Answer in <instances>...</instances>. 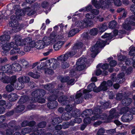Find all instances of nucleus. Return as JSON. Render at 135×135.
Returning <instances> with one entry per match:
<instances>
[{"mask_svg":"<svg viewBox=\"0 0 135 135\" xmlns=\"http://www.w3.org/2000/svg\"><path fill=\"white\" fill-rule=\"evenodd\" d=\"M96 116V115L93 116L91 117V118H90L89 117H88L85 118L83 120V121L85 124H89L91 120H94L96 119H105L107 118L106 114H105L104 117H99Z\"/></svg>","mask_w":135,"mask_h":135,"instance_id":"nucleus-8","label":"nucleus"},{"mask_svg":"<svg viewBox=\"0 0 135 135\" xmlns=\"http://www.w3.org/2000/svg\"><path fill=\"white\" fill-rule=\"evenodd\" d=\"M30 135H52L50 133H45L44 130L41 129H38L37 131H35L34 133H33Z\"/></svg>","mask_w":135,"mask_h":135,"instance_id":"nucleus-21","label":"nucleus"},{"mask_svg":"<svg viewBox=\"0 0 135 135\" xmlns=\"http://www.w3.org/2000/svg\"><path fill=\"white\" fill-rule=\"evenodd\" d=\"M48 107L51 109H54L56 108L57 105V102L56 101L53 102H50L47 104Z\"/></svg>","mask_w":135,"mask_h":135,"instance_id":"nucleus-33","label":"nucleus"},{"mask_svg":"<svg viewBox=\"0 0 135 135\" xmlns=\"http://www.w3.org/2000/svg\"><path fill=\"white\" fill-rule=\"evenodd\" d=\"M47 64H49L50 68H47L45 69V72L46 73L51 74L53 73V69H54L58 67L59 65V63L55 59H51L46 61Z\"/></svg>","mask_w":135,"mask_h":135,"instance_id":"nucleus-2","label":"nucleus"},{"mask_svg":"<svg viewBox=\"0 0 135 135\" xmlns=\"http://www.w3.org/2000/svg\"><path fill=\"white\" fill-rule=\"evenodd\" d=\"M12 69V66L9 64L6 65L2 68V70L5 73H7L11 72Z\"/></svg>","mask_w":135,"mask_h":135,"instance_id":"nucleus-30","label":"nucleus"},{"mask_svg":"<svg viewBox=\"0 0 135 135\" xmlns=\"http://www.w3.org/2000/svg\"><path fill=\"white\" fill-rule=\"evenodd\" d=\"M18 80L24 84V83H27L29 82L30 79L28 76H23L19 78Z\"/></svg>","mask_w":135,"mask_h":135,"instance_id":"nucleus-26","label":"nucleus"},{"mask_svg":"<svg viewBox=\"0 0 135 135\" xmlns=\"http://www.w3.org/2000/svg\"><path fill=\"white\" fill-rule=\"evenodd\" d=\"M83 45V43L81 42H79L78 43L76 44L73 47V49L71 51H73V52H74V51L76 52V50L78 49H80L82 47Z\"/></svg>","mask_w":135,"mask_h":135,"instance_id":"nucleus-38","label":"nucleus"},{"mask_svg":"<svg viewBox=\"0 0 135 135\" xmlns=\"http://www.w3.org/2000/svg\"><path fill=\"white\" fill-rule=\"evenodd\" d=\"M59 92L58 89H56L55 90H54V91L52 92V93L54 94L50 96L49 98H48V100L50 102H53L54 101H55L57 98V96L56 95Z\"/></svg>","mask_w":135,"mask_h":135,"instance_id":"nucleus-22","label":"nucleus"},{"mask_svg":"<svg viewBox=\"0 0 135 135\" xmlns=\"http://www.w3.org/2000/svg\"><path fill=\"white\" fill-rule=\"evenodd\" d=\"M14 88L17 90L21 89L24 86L23 83L18 80L16 83H14Z\"/></svg>","mask_w":135,"mask_h":135,"instance_id":"nucleus-28","label":"nucleus"},{"mask_svg":"<svg viewBox=\"0 0 135 135\" xmlns=\"http://www.w3.org/2000/svg\"><path fill=\"white\" fill-rule=\"evenodd\" d=\"M98 32V30L97 28H94L90 30L89 33L91 35L94 36L97 35Z\"/></svg>","mask_w":135,"mask_h":135,"instance_id":"nucleus-57","label":"nucleus"},{"mask_svg":"<svg viewBox=\"0 0 135 135\" xmlns=\"http://www.w3.org/2000/svg\"><path fill=\"white\" fill-rule=\"evenodd\" d=\"M132 102V100L131 98H127L122 100V103L124 105L128 106Z\"/></svg>","mask_w":135,"mask_h":135,"instance_id":"nucleus-35","label":"nucleus"},{"mask_svg":"<svg viewBox=\"0 0 135 135\" xmlns=\"http://www.w3.org/2000/svg\"><path fill=\"white\" fill-rule=\"evenodd\" d=\"M10 54L11 55L18 54L21 55H23L25 54V53L23 51H21L20 48L17 47H14L13 49L11 51Z\"/></svg>","mask_w":135,"mask_h":135,"instance_id":"nucleus-19","label":"nucleus"},{"mask_svg":"<svg viewBox=\"0 0 135 135\" xmlns=\"http://www.w3.org/2000/svg\"><path fill=\"white\" fill-rule=\"evenodd\" d=\"M102 37L104 38H107L108 40L111 39L113 37L112 33H105L102 36Z\"/></svg>","mask_w":135,"mask_h":135,"instance_id":"nucleus-51","label":"nucleus"},{"mask_svg":"<svg viewBox=\"0 0 135 135\" xmlns=\"http://www.w3.org/2000/svg\"><path fill=\"white\" fill-rule=\"evenodd\" d=\"M13 39L15 42V45L17 46H23L25 42H24L20 37L18 35H15L13 37Z\"/></svg>","mask_w":135,"mask_h":135,"instance_id":"nucleus-14","label":"nucleus"},{"mask_svg":"<svg viewBox=\"0 0 135 135\" xmlns=\"http://www.w3.org/2000/svg\"><path fill=\"white\" fill-rule=\"evenodd\" d=\"M11 20L9 23V25L10 27H16V28H20L18 27L19 23L17 21V17L15 16H11Z\"/></svg>","mask_w":135,"mask_h":135,"instance_id":"nucleus-10","label":"nucleus"},{"mask_svg":"<svg viewBox=\"0 0 135 135\" xmlns=\"http://www.w3.org/2000/svg\"><path fill=\"white\" fill-rule=\"evenodd\" d=\"M64 42L59 41L55 43L54 45L53 48L56 51L58 50L62 45L64 44Z\"/></svg>","mask_w":135,"mask_h":135,"instance_id":"nucleus-27","label":"nucleus"},{"mask_svg":"<svg viewBox=\"0 0 135 135\" xmlns=\"http://www.w3.org/2000/svg\"><path fill=\"white\" fill-rule=\"evenodd\" d=\"M24 11H25V13L28 16L32 15L35 13V11L32 10V9L30 8L29 7L24 8Z\"/></svg>","mask_w":135,"mask_h":135,"instance_id":"nucleus-31","label":"nucleus"},{"mask_svg":"<svg viewBox=\"0 0 135 135\" xmlns=\"http://www.w3.org/2000/svg\"><path fill=\"white\" fill-rule=\"evenodd\" d=\"M54 87V85L52 84H46L44 86V88L49 91L52 90Z\"/></svg>","mask_w":135,"mask_h":135,"instance_id":"nucleus-47","label":"nucleus"},{"mask_svg":"<svg viewBox=\"0 0 135 135\" xmlns=\"http://www.w3.org/2000/svg\"><path fill=\"white\" fill-rule=\"evenodd\" d=\"M35 47L38 49H41L44 48L45 46V44H44L42 41H39L35 42Z\"/></svg>","mask_w":135,"mask_h":135,"instance_id":"nucleus-24","label":"nucleus"},{"mask_svg":"<svg viewBox=\"0 0 135 135\" xmlns=\"http://www.w3.org/2000/svg\"><path fill=\"white\" fill-rule=\"evenodd\" d=\"M95 86L94 83H91L88 86V90L85 89L84 90L83 92L86 93L91 91V90H94L95 88Z\"/></svg>","mask_w":135,"mask_h":135,"instance_id":"nucleus-32","label":"nucleus"},{"mask_svg":"<svg viewBox=\"0 0 135 135\" xmlns=\"http://www.w3.org/2000/svg\"><path fill=\"white\" fill-rule=\"evenodd\" d=\"M111 107L110 106V105L109 103L108 102L105 103L103 104V105L102 106H100L98 108V109H99L100 114V113L101 112V111L100 110V109H105L108 108H110Z\"/></svg>","mask_w":135,"mask_h":135,"instance_id":"nucleus-42","label":"nucleus"},{"mask_svg":"<svg viewBox=\"0 0 135 135\" xmlns=\"http://www.w3.org/2000/svg\"><path fill=\"white\" fill-rule=\"evenodd\" d=\"M135 53V47L133 46H131L130 47V51L129 54L131 56L133 55Z\"/></svg>","mask_w":135,"mask_h":135,"instance_id":"nucleus-60","label":"nucleus"},{"mask_svg":"<svg viewBox=\"0 0 135 135\" xmlns=\"http://www.w3.org/2000/svg\"><path fill=\"white\" fill-rule=\"evenodd\" d=\"M95 16L92 14L88 13L86 15V17L87 18V20H91L93 21V19L95 18Z\"/></svg>","mask_w":135,"mask_h":135,"instance_id":"nucleus-52","label":"nucleus"},{"mask_svg":"<svg viewBox=\"0 0 135 135\" xmlns=\"http://www.w3.org/2000/svg\"><path fill=\"white\" fill-rule=\"evenodd\" d=\"M35 123V122L34 121L28 122L27 121H25L22 122L21 125L23 127H25L27 126L31 127L33 126Z\"/></svg>","mask_w":135,"mask_h":135,"instance_id":"nucleus-36","label":"nucleus"},{"mask_svg":"<svg viewBox=\"0 0 135 135\" xmlns=\"http://www.w3.org/2000/svg\"><path fill=\"white\" fill-rule=\"evenodd\" d=\"M107 27L105 24H101L99 25L98 28L99 29V31L100 32H104L107 29Z\"/></svg>","mask_w":135,"mask_h":135,"instance_id":"nucleus-46","label":"nucleus"},{"mask_svg":"<svg viewBox=\"0 0 135 135\" xmlns=\"http://www.w3.org/2000/svg\"><path fill=\"white\" fill-rule=\"evenodd\" d=\"M70 66V64L68 61H64L62 62L61 67L62 68L65 69L68 68Z\"/></svg>","mask_w":135,"mask_h":135,"instance_id":"nucleus-50","label":"nucleus"},{"mask_svg":"<svg viewBox=\"0 0 135 135\" xmlns=\"http://www.w3.org/2000/svg\"><path fill=\"white\" fill-rule=\"evenodd\" d=\"M15 45L13 42H11L9 43H8V44H4L1 45V47L4 50L2 53V55H3V53H4L6 51L9 50L11 48L13 47V48L14 47H16L14 46Z\"/></svg>","mask_w":135,"mask_h":135,"instance_id":"nucleus-12","label":"nucleus"},{"mask_svg":"<svg viewBox=\"0 0 135 135\" xmlns=\"http://www.w3.org/2000/svg\"><path fill=\"white\" fill-rule=\"evenodd\" d=\"M105 130L104 128H101L98 130L97 134L98 135H102L103 133L105 132Z\"/></svg>","mask_w":135,"mask_h":135,"instance_id":"nucleus-61","label":"nucleus"},{"mask_svg":"<svg viewBox=\"0 0 135 135\" xmlns=\"http://www.w3.org/2000/svg\"><path fill=\"white\" fill-rule=\"evenodd\" d=\"M106 41L100 40L98 41L95 44L91 49V51L92 53L91 54L92 57H95L98 53V50L100 48L103 47L105 45Z\"/></svg>","mask_w":135,"mask_h":135,"instance_id":"nucleus-3","label":"nucleus"},{"mask_svg":"<svg viewBox=\"0 0 135 135\" xmlns=\"http://www.w3.org/2000/svg\"><path fill=\"white\" fill-rule=\"evenodd\" d=\"M62 119L59 117H56L54 118L52 120V124L54 125L61 122Z\"/></svg>","mask_w":135,"mask_h":135,"instance_id":"nucleus-49","label":"nucleus"},{"mask_svg":"<svg viewBox=\"0 0 135 135\" xmlns=\"http://www.w3.org/2000/svg\"><path fill=\"white\" fill-rule=\"evenodd\" d=\"M42 97H40L34 98V99L36 101H37L39 103H42L45 102V99L42 98Z\"/></svg>","mask_w":135,"mask_h":135,"instance_id":"nucleus-55","label":"nucleus"},{"mask_svg":"<svg viewBox=\"0 0 135 135\" xmlns=\"http://www.w3.org/2000/svg\"><path fill=\"white\" fill-rule=\"evenodd\" d=\"M49 38L51 43L52 44L54 43L58 40L56 36V34L54 32H52L50 34Z\"/></svg>","mask_w":135,"mask_h":135,"instance_id":"nucleus-29","label":"nucleus"},{"mask_svg":"<svg viewBox=\"0 0 135 135\" xmlns=\"http://www.w3.org/2000/svg\"><path fill=\"white\" fill-rule=\"evenodd\" d=\"M12 68L13 70L16 71L21 70V68L20 65L18 63L14 62L12 64Z\"/></svg>","mask_w":135,"mask_h":135,"instance_id":"nucleus-23","label":"nucleus"},{"mask_svg":"<svg viewBox=\"0 0 135 135\" xmlns=\"http://www.w3.org/2000/svg\"><path fill=\"white\" fill-rule=\"evenodd\" d=\"M117 23L114 21H113L110 22L109 23V27L111 28H114L117 25Z\"/></svg>","mask_w":135,"mask_h":135,"instance_id":"nucleus-59","label":"nucleus"},{"mask_svg":"<svg viewBox=\"0 0 135 135\" xmlns=\"http://www.w3.org/2000/svg\"><path fill=\"white\" fill-rule=\"evenodd\" d=\"M45 93V91L43 89H38L32 93V96L34 98L38 97H43Z\"/></svg>","mask_w":135,"mask_h":135,"instance_id":"nucleus-13","label":"nucleus"},{"mask_svg":"<svg viewBox=\"0 0 135 135\" xmlns=\"http://www.w3.org/2000/svg\"><path fill=\"white\" fill-rule=\"evenodd\" d=\"M13 129L12 128L7 129L6 131V134L7 135H11L14 132Z\"/></svg>","mask_w":135,"mask_h":135,"instance_id":"nucleus-64","label":"nucleus"},{"mask_svg":"<svg viewBox=\"0 0 135 135\" xmlns=\"http://www.w3.org/2000/svg\"><path fill=\"white\" fill-rule=\"evenodd\" d=\"M14 85L12 83L8 84L6 87V90L9 92L14 90Z\"/></svg>","mask_w":135,"mask_h":135,"instance_id":"nucleus-45","label":"nucleus"},{"mask_svg":"<svg viewBox=\"0 0 135 135\" xmlns=\"http://www.w3.org/2000/svg\"><path fill=\"white\" fill-rule=\"evenodd\" d=\"M25 14V11L23 10L18 9L17 10L16 12V14L17 16H23Z\"/></svg>","mask_w":135,"mask_h":135,"instance_id":"nucleus-48","label":"nucleus"},{"mask_svg":"<svg viewBox=\"0 0 135 135\" xmlns=\"http://www.w3.org/2000/svg\"><path fill=\"white\" fill-rule=\"evenodd\" d=\"M37 127L36 126L24 128L22 129L21 133L24 135L29 133L31 131L33 132V133H34L35 131H37Z\"/></svg>","mask_w":135,"mask_h":135,"instance_id":"nucleus-15","label":"nucleus"},{"mask_svg":"<svg viewBox=\"0 0 135 135\" xmlns=\"http://www.w3.org/2000/svg\"><path fill=\"white\" fill-rule=\"evenodd\" d=\"M25 108L24 106L22 104H19L15 109V111L17 113H20L23 111Z\"/></svg>","mask_w":135,"mask_h":135,"instance_id":"nucleus-37","label":"nucleus"},{"mask_svg":"<svg viewBox=\"0 0 135 135\" xmlns=\"http://www.w3.org/2000/svg\"><path fill=\"white\" fill-rule=\"evenodd\" d=\"M28 100V97L26 96H22L18 102V104H22L26 102Z\"/></svg>","mask_w":135,"mask_h":135,"instance_id":"nucleus-40","label":"nucleus"},{"mask_svg":"<svg viewBox=\"0 0 135 135\" xmlns=\"http://www.w3.org/2000/svg\"><path fill=\"white\" fill-rule=\"evenodd\" d=\"M42 41L45 46H47L51 43L49 37L45 36L42 39Z\"/></svg>","mask_w":135,"mask_h":135,"instance_id":"nucleus-39","label":"nucleus"},{"mask_svg":"<svg viewBox=\"0 0 135 135\" xmlns=\"http://www.w3.org/2000/svg\"><path fill=\"white\" fill-rule=\"evenodd\" d=\"M46 125V122H42L38 124V127L40 128H43L45 127Z\"/></svg>","mask_w":135,"mask_h":135,"instance_id":"nucleus-63","label":"nucleus"},{"mask_svg":"<svg viewBox=\"0 0 135 135\" xmlns=\"http://www.w3.org/2000/svg\"><path fill=\"white\" fill-rule=\"evenodd\" d=\"M124 76V73H122L120 74L118 76V77L115 80L116 82L119 83H122L123 81V78Z\"/></svg>","mask_w":135,"mask_h":135,"instance_id":"nucleus-41","label":"nucleus"},{"mask_svg":"<svg viewBox=\"0 0 135 135\" xmlns=\"http://www.w3.org/2000/svg\"><path fill=\"white\" fill-rule=\"evenodd\" d=\"M115 78L112 76L111 80H108L107 82L105 81H103L98 88L99 89V91L107 90L109 87L112 85L113 83L115 81Z\"/></svg>","mask_w":135,"mask_h":135,"instance_id":"nucleus-5","label":"nucleus"},{"mask_svg":"<svg viewBox=\"0 0 135 135\" xmlns=\"http://www.w3.org/2000/svg\"><path fill=\"white\" fill-rule=\"evenodd\" d=\"M11 37L9 34L7 32L5 33L4 35H2L0 36V40L1 42L0 43V46L2 45V42H5L6 41H9Z\"/></svg>","mask_w":135,"mask_h":135,"instance_id":"nucleus-18","label":"nucleus"},{"mask_svg":"<svg viewBox=\"0 0 135 135\" xmlns=\"http://www.w3.org/2000/svg\"><path fill=\"white\" fill-rule=\"evenodd\" d=\"M35 41H34L25 42L23 44L24 45V50L26 52L29 51L32 48L35 47Z\"/></svg>","mask_w":135,"mask_h":135,"instance_id":"nucleus-9","label":"nucleus"},{"mask_svg":"<svg viewBox=\"0 0 135 135\" xmlns=\"http://www.w3.org/2000/svg\"><path fill=\"white\" fill-rule=\"evenodd\" d=\"M82 95L81 93H77L75 95V98L74 96L71 95L69 99L65 96H63L59 97L58 98V100L59 102L63 103L64 104L69 103V102H71L73 101H74L75 103L78 104L81 102L82 99L81 97Z\"/></svg>","mask_w":135,"mask_h":135,"instance_id":"nucleus-1","label":"nucleus"},{"mask_svg":"<svg viewBox=\"0 0 135 135\" xmlns=\"http://www.w3.org/2000/svg\"><path fill=\"white\" fill-rule=\"evenodd\" d=\"M81 28L90 27L93 25V21L91 20H85L81 21Z\"/></svg>","mask_w":135,"mask_h":135,"instance_id":"nucleus-17","label":"nucleus"},{"mask_svg":"<svg viewBox=\"0 0 135 135\" xmlns=\"http://www.w3.org/2000/svg\"><path fill=\"white\" fill-rule=\"evenodd\" d=\"M133 118L132 115L129 113L123 115L122 117V120L123 122H127L130 121Z\"/></svg>","mask_w":135,"mask_h":135,"instance_id":"nucleus-20","label":"nucleus"},{"mask_svg":"<svg viewBox=\"0 0 135 135\" xmlns=\"http://www.w3.org/2000/svg\"><path fill=\"white\" fill-rule=\"evenodd\" d=\"M76 54V52L74 51L73 52V51L67 52L65 54L62 55L57 57V59H56L57 61H60L62 62L66 61L69 58L71 57L74 55Z\"/></svg>","mask_w":135,"mask_h":135,"instance_id":"nucleus-7","label":"nucleus"},{"mask_svg":"<svg viewBox=\"0 0 135 135\" xmlns=\"http://www.w3.org/2000/svg\"><path fill=\"white\" fill-rule=\"evenodd\" d=\"M92 2L93 4L97 8H104L106 7L105 3V4H104V0H99V2H97V0H92Z\"/></svg>","mask_w":135,"mask_h":135,"instance_id":"nucleus-11","label":"nucleus"},{"mask_svg":"<svg viewBox=\"0 0 135 135\" xmlns=\"http://www.w3.org/2000/svg\"><path fill=\"white\" fill-rule=\"evenodd\" d=\"M40 5L39 3H35L32 6V8L35 11H37L40 8Z\"/></svg>","mask_w":135,"mask_h":135,"instance_id":"nucleus-54","label":"nucleus"},{"mask_svg":"<svg viewBox=\"0 0 135 135\" xmlns=\"http://www.w3.org/2000/svg\"><path fill=\"white\" fill-rule=\"evenodd\" d=\"M118 115V113L116 112L115 109H111L110 112V114L107 118V122H110L114 117H117Z\"/></svg>","mask_w":135,"mask_h":135,"instance_id":"nucleus-16","label":"nucleus"},{"mask_svg":"<svg viewBox=\"0 0 135 135\" xmlns=\"http://www.w3.org/2000/svg\"><path fill=\"white\" fill-rule=\"evenodd\" d=\"M56 37L58 39H61L63 38L65 36V34L63 32L62 30L60 31L56 34Z\"/></svg>","mask_w":135,"mask_h":135,"instance_id":"nucleus-43","label":"nucleus"},{"mask_svg":"<svg viewBox=\"0 0 135 135\" xmlns=\"http://www.w3.org/2000/svg\"><path fill=\"white\" fill-rule=\"evenodd\" d=\"M135 16H132L126 20L125 23L123 25V28L127 30H130L131 28V27L129 25L130 24L133 26L135 25Z\"/></svg>","mask_w":135,"mask_h":135,"instance_id":"nucleus-6","label":"nucleus"},{"mask_svg":"<svg viewBox=\"0 0 135 135\" xmlns=\"http://www.w3.org/2000/svg\"><path fill=\"white\" fill-rule=\"evenodd\" d=\"M75 29H73L71 30L68 33V36L69 37H70L74 36L77 33V31Z\"/></svg>","mask_w":135,"mask_h":135,"instance_id":"nucleus-56","label":"nucleus"},{"mask_svg":"<svg viewBox=\"0 0 135 135\" xmlns=\"http://www.w3.org/2000/svg\"><path fill=\"white\" fill-rule=\"evenodd\" d=\"M128 110V108L127 107H125L122 108L120 110L119 113L122 114L123 113L127 112Z\"/></svg>","mask_w":135,"mask_h":135,"instance_id":"nucleus-62","label":"nucleus"},{"mask_svg":"<svg viewBox=\"0 0 135 135\" xmlns=\"http://www.w3.org/2000/svg\"><path fill=\"white\" fill-rule=\"evenodd\" d=\"M20 62L25 68H26L28 66V63L25 59H21L20 60Z\"/></svg>","mask_w":135,"mask_h":135,"instance_id":"nucleus-53","label":"nucleus"},{"mask_svg":"<svg viewBox=\"0 0 135 135\" xmlns=\"http://www.w3.org/2000/svg\"><path fill=\"white\" fill-rule=\"evenodd\" d=\"M77 66L76 67V69L77 70L79 71L85 69L86 67L85 65H83L81 64L77 65Z\"/></svg>","mask_w":135,"mask_h":135,"instance_id":"nucleus-58","label":"nucleus"},{"mask_svg":"<svg viewBox=\"0 0 135 135\" xmlns=\"http://www.w3.org/2000/svg\"><path fill=\"white\" fill-rule=\"evenodd\" d=\"M72 117L71 113L69 112H67L63 113L62 116V119L64 120H68L70 119Z\"/></svg>","mask_w":135,"mask_h":135,"instance_id":"nucleus-25","label":"nucleus"},{"mask_svg":"<svg viewBox=\"0 0 135 135\" xmlns=\"http://www.w3.org/2000/svg\"><path fill=\"white\" fill-rule=\"evenodd\" d=\"M86 61L87 59L85 57H81L77 62L76 65L81 64L83 65L85 64L86 66L87 64V63L86 62Z\"/></svg>","mask_w":135,"mask_h":135,"instance_id":"nucleus-34","label":"nucleus"},{"mask_svg":"<svg viewBox=\"0 0 135 135\" xmlns=\"http://www.w3.org/2000/svg\"><path fill=\"white\" fill-rule=\"evenodd\" d=\"M100 110L97 109H94L93 111L91 109H87L84 111H83L81 115L82 117L85 116L86 117L88 116L91 115L92 114H93L94 115H96V116L99 117H104L105 114L101 115L100 114Z\"/></svg>","mask_w":135,"mask_h":135,"instance_id":"nucleus-4","label":"nucleus"},{"mask_svg":"<svg viewBox=\"0 0 135 135\" xmlns=\"http://www.w3.org/2000/svg\"><path fill=\"white\" fill-rule=\"evenodd\" d=\"M8 98L9 100L13 101L17 100L18 98V96L15 93H11L9 95Z\"/></svg>","mask_w":135,"mask_h":135,"instance_id":"nucleus-44","label":"nucleus"}]
</instances>
